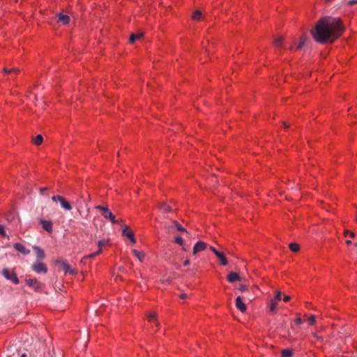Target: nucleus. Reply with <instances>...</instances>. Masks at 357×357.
Listing matches in <instances>:
<instances>
[{"label":"nucleus","instance_id":"nucleus-51","mask_svg":"<svg viewBox=\"0 0 357 357\" xmlns=\"http://www.w3.org/2000/svg\"><path fill=\"white\" fill-rule=\"evenodd\" d=\"M20 357H27V355L26 354H23L20 356Z\"/></svg>","mask_w":357,"mask_h":357},{"label":"nucleus","instance_id":"nucleus-40","mask_svg":"<svg viewBox=\"0 0 357 357\" xmlns=\"http://www.w3.org/2000/svg\"><path fill=\"white\" fill-rule=\"evenodd\" d=\"M209 249L215 254V255H216V253H218L219 251L217 250L213 246H210L209 247Z\"/></svg>","mask_w":357,"mask_h":357},{"label":"nucleus","instance_id":"nucleus-43","mask_svg":"<svg viewBox=\"0 0 357 357\" xmlns=\"http://www.w3.org/2000/svg\"><path fill=\"white\" fill-rule=\"evenodd\" d=\"M349 6H353L354 4H356L357 3V0H352V1H349Z\"/></svg>","mask_w":357,"mask_h":357},{"label":"nucleus","instance_id":"nucleus-28","mask_svg":"<svg viewBox=\"0 0 357 357\" xmlns=\"http://www.w3.org/2000/svg\"><path fill=\"white\" fill-rule=\"evenodd\" d=\"M100 252H101V250H100V249H99V250H98V251L95 252H93V253H91V254L89 255L85 256V257L83 258V259L94 258V257H96V256H98V255L100 253Z\"/></svg>","mask_w":357,"mask_h":357},{"label":"nucleus","instance_id":"nucleus-21","mask_svg":"<svg viewBox=\"0 0 357 357\" xmlns=\"http://www.w3.org/2000/svg\"><path fill=\"white\" fill-rule=\"evenodd\" d=\"M33 142L36 146L40 145L43 142V137L41 135H38L35 138L33 139Z\"/></svg>","mask_w":357,"mask_h":357},{"label":"nucleus","instance_id":"nucleus-11","mask_svg":"<svg viewBox=\"0 0 357 357\" xmlns=\"http://www.w3.org/2000/svg\"><path fill=\"white\" fill-rule=\"evenodd\" d=\"M56 264L61 268L66 273L73 272V270L70 269L69 264L65 261H56Z\"/></svg>","mask_w":357,"mask_h":357},{"label":"nucleus","instance_id":"nucleus-52","mask_svg":"<svg viewBox=\"0 0 357 357\" xmlns=\"http://www.w3.org/2000/svg\"><path fill=\"white\" fill-rule=\"evenodd\" d=\"M289 50H293V47H292V46H291V47H289Z\"/></svg>","mask_w":357,"mask_h":357},{"label":"nucleus","instance_id":"nucleus-53","mask_svg":"<svg viewBox=\"0 0 357 357\" xmlns=\"http://www.w3.org/2000/svg\"><path fill=\"white\" fill-rule=\"evenodd\" d=\"M183 250H184V251H185V250H186V249H185V247H183Z\"/></svg>","mask_w":357,"mask_h":357},{"label":"nucleus","instance_id":"nucleus-25","mask_svg":"<svg viewBox=\"0 0 357 357\" xmlns=\"http://www.w3.org/2000/svg\"><path fill=\"white\" fill-rule=\"evenodd\" d=\"M293 353L290 349H283L282 351V357H292Z\"/></svg>","mask_w":357,"mask_h":357},{"label":"nucleus","instance_id":"nucleus-6","mask_svg":"<svg viewBox=\"0 0 357 357\" xmlns=\"http://www.w3.org/2000/svg\"><path fill=\"white\" fill-rule=\"evenodd\" d=\"M56 17L57 19V22L63 25L68 24L70 20V17L68 15L63 14L61 13H57Z\"/></svg>","mask_w":357,"mask_h":357},{"label":"nucleus","instance_id":"nucleus-24","mask_svg":"<svg viewBox=\"0 0 357 357\" xmlns=\"http://www.w3.org/2000/svg\"><path fill=\"white\" fill-rule=\"evenodd\" d=\"M148 319L149 321H153L154 323H155V325H158L156 320V314L155 312H149L148 314Z\"/></svg>","mask_w":357,"mask_h":357},{"label":"nucleus","instance_id":"nucleus-27","mask_svg":"<svg viewBox=\"0 0 357 357\" xmlns=\"http://www.w3.org/2000/svg\"><path fill=\"white\" fill-rule=\"evenodd\" d=\"M159 207H160V208H161V209H162L164 211H166L167 212H172V208L169 205L166 204L165 203L160 204Z\"/></svg>","mask_w":357,"mask_h":357},{"label":"nucleus","instance_id":"nucleus-35","mask_svg":"<svg viewBox=\"0 0 357 357\" xmlns=\"http://www.w3.org/2000/svg\"><path fill=\"white\" fill-rule=\"evenodd\" d=\"M0 235L4 237L6 236L4 226L3 225H0Z\"/></svg>","mask_w":357,"mask_h":357},{"label":"nucleus","instance_id":"nucleus-12","mask_svg":"<svg viewBox=\"0 0 357 357\" xmlns=\"http://www.w3.org/2000/svg\"><path fill=\"white\" fill-rule=\"evenodd\" d=\"M14 248L17 250L18 252H21L22 254L24 255H27L30 253V250L25 248L22 244L16 243L14 244Z\"/></svg>","mask_w":357,"mask_h":357},{"label":"nucleus","instance_id":"nucleus-32","mask_svg":"<svg viewBox=\"0 0 357 357\" xmlns=\"http://www.w3.org/2000/svg\"><path fill=\"white\" fill-rule=\"evenodd\" d=\"M282 299V292L280 291H276V294L274 300L276 301H279Z\"/></svg>","mask_w":357,"mask_h":357},{"label":"nucleus","instance_id":"nucleus-30","mask_svg":"<svg viewBox=\"0 0 357 357\" xmlns=\"http://www.w3.org/2000/svg\"><path fill=\"white\" fill-rule=\"evenodd\" d=\"M202 17V13L199 10H196L192 15V18L195 20H199Z\"/></svg>","mask_w":357,"mask_h":357},{"label":"nucleus","instance_id":"nucleus-34","mask_svg":"<svg viewBox=\"0 0 357 357\" xmlns=\"http://www.w3.org/2000/svg\"><path fill=\"white\" fill-rule=\"evenodd\" d=\"M308 321H309V324H310V325H314V324H315V323H316L315 316L312 315V316L309 318Z\"/></svg>","mask_w":357,"mask_h":357},{"label":"nucleus","instance_id":"nucleus-26","mask_svg":"<svg viewBox=\"0 0 357 357\" xmlns=\"http://www.w3.org/2000/svg\"><path fill=\"white\" fill-rule=\"evenodd\" d=\"M292 252H298L299 250V245L296 243H291L289 245Z\"/></svg>","mask_w":357,"mask_h":357},{"label":"nucleus","instance_id":"nucleus-39","mask_svg":"<svg viewBox=\"0 0 357 357\" xmlns=\"http://www.w3.org/2000/svg\"><path fill=\"white\" fill-rule=\"evenodd\" d=\"M313 336L319 341H323V337L317 335L316 333H313Z\"/></svg>","mask_w":357,"mask_h":357},{"label":"nucleus","instance_id":"nucleus-13","mask_svg":"<svg viewBox=\"0 0 357 357\" xmlns=\"http://www.w3.org/2000/svg\"><path fill=\"white\" fill-rule=\"evenodd\" d=\"M227 279L229 282L234 283L236 281H240L241 277L237 273L231 272L228 274Z\"/></svg>","mask_w":357,"mask_h":357},{"label":"nucleus","instance_id":"nucleus-14","mask_svg":"<svg viewBox=\"0 0 357 357\" xmlns=\"http://www.w3.org/2000/svg\"><path fill=\"white\" fill-rule=\"evenodd\" d=\"M128 227L126 225L122 231L123 235L127 236L128 238L130 239V241L133 243H135L136 242V240L134 237V233L132 231H128Z\"/></svg>","mask_w":357,"mask_h":357},{"label":"nucleus","instance_id":"nucleus-22","mask_svg":"<svg viewBox=\"0 0 357 357\" xmlns=\"http://www.w3.org/2000/svg\"><path fill=\"white\" fill-rule=\"evenodd\" d=\"M283 42H284V37L283 36H280L277 38H275L273 40V44L277 46V47H280V46H282V44H283Z\"/></svg>","mask_w":357,"mask_h":357},{"label":"nucleus","instance_id":"nucleus-37","mask_svg":"<svg viewBox=\"0 0 357 357\" xmlns=\"http://www.w3.org/2000/svg\"><path fill=\"white\" fill-rule=\"evenodd\" d=\"M61 198H62V197H61V196H59V195H57V196H53V197H52V201H53V202H57V201H59H59L61 200Z\"/></svg>","mask_w":357,"mask_h":357},{"label":"nucleus","instance_id":"nucleus-2","mask_svg":"<svg viewBox=\"0 0 357 357\" xmlns=\"http://www.w3.org/2000/svg\"><path fill=\"white\" fill-rule=\"evenodd\" d=\"M96 208L101 211L102 215L105 219L109 220L112 223L114 224L119 223V221L115 219V216L107 207L98 205L96 206Z\"/></svg>","mask_w":357,"mask_h":357},{"label":"nucleus","instance_id":"nucleus-20","mask_svg":"<svg viewBox=\"0 0 357 357\" xmlns=\"http://www.w3.org/2000/svg\"><path fill=\"white\" fill-rule=\"evenodd\" d=\"M307 36L306 35H303L301 37V39H300V43H298V45H297V49L298 50H300L301 49L304 44L305 43V42L307 41Z\"/></svg>","mask_w":357,"mask_h":357},{"label":"nucleus","instance_id":"nucleus-42","mask_svg":"<svg viewBox=\"0 0 357 357\" xmlns=\"http://www.w3.org/2000/svg\"><path fill=\"white\" fill-rule=\"evenodd\" d=\"M290 299H291V298L289 296H284V298H283V301L284 302H288V301H290Z\"/></svg>","mask_w":357,"mask_h":357},{"label":"nucleus","instance_id":"nucleus-23","mask_svg":"<svg viewBox=\"0 0 357 357\" xmlns=\"http://www.w3.org/2000/svg\"><path fill=\"white\" fill-rule=\"evenodd\" d=\"M277 306H278V301H275L274 299H272L269 303L270 311L272 312H274Z\"/></svg>","mask_w":357,"mask_h":357},{"label":"nucleus","instance_id":"nucleus-54","mask_svg":"<svg viewBox=\"0 0 357 357\" xmlns=\"http://www.w3.org/2000/svg\"><path fill=\"white\" fill-rule=\"evenodd\" d=\"M355 246H356V247H357V243H355Z\"/></svg>","mask_w":357,"mask_h":357},{"label":"nucleus","instance_id":"nucleus-47","mask_svg":"<svg viewBox=\"0 0 357 357\" xmlns=\"http://www.w3.org/2000/svg\"><path fill=\"white\" fill-rule=\"evenodd\" d=\"M47 190V188H41L40 189V193L43 195V192H45Z\"/></svg>","mask_w":357,"mask_h":357},{"label":"nucleus","instance_id":"nucleus-18","mask_svg":"<svg viewBox=\"0 0 357 357\" xmlns=\"http://www.w3.org/2000/svg\"><path fill=\"white\" fill-rule=\"evenodd\" d=\"M143 33H138L136 34H132L130 37V43H133L136 40L140 39L143 37Z\"/></svg>","mask_w":357,"mask_h":357},{"label":"nucleus","instance_id":"nucleus-31","mask_svg":"<svg viewBox=\"0 0 357 357\" xmlns=\"http://www.w3.org/2000/svg\"><path fill=\"white\" fill-rule=\"evenodd\" d=\"M174 242L180 245H183V239L181 236H176Z\"/></svg>","mask_w":357,"mask_h":357},{"label":"nucleus","instance_id":"nucleus-19","mask_svg":"<svg viewBox=\"0 0 357 357\" xmlns=\"http://www.w3.org/2000/svg\"><path fill=\"white\" fill-rule=\"evenodd\" d=\"M132 253L136 257H137V259L140 261H142L143 259H144V252H139L137 251V250H132Z\"/></svg>","mask_w":357,"mask_h":357},{"label":"nucleus","instance_id":"nucleus-9","mask_svg":"<svg viewBox=\"0 0 357 357\" xmlns=\"http://www.w3.org/2000/svg\"><path fill=\"white\" fill-rule=\"evenodd\" d=\"M26 283L29 287H33L35 291H39L41 288V283L36 279H27Z\"/></svg>","mask_w":357,"mask_h":357},{"label":"nucleus","instance_id":"nucleus-4","mask_svg":"<svg viewBox=\"0 0 357 357\" xmlns=\"http://www.w3.org/2000/svg\"><path fill=\"white\" fill-rule=\"evenodd\" d=\"M31 268L37 273H47V272L46 266L42 261H35L32 264Z\"/></svg>","mask_w":357,"mask_h":357},{"label":"nucleus","instance_id":"nucleus-17","mask_svg":"<svg viewBox=\"0 0 357 357\" xmlns=\"http://www.w3.org/2000/svg\"><path fill=\"white\" fill-rule=\"evenodd\" d=\"M61 206L66 211H70L72 209V206L69 202L65 199L63 197L59 201Z\"/></svg>","mask_w":357,"mask_h":357},{"label":"nucleus","instance_id":"nucleus-5","mask_svg":"<svg viewBox=\"0 0 357 357\" xmlns=\"http://www.w3.org/2000/svg\"><path fill=\"white\" fill-rule=\"evenodd\" d=\"M207 248V244L204 241H198L193 247L192 254L196 255L197 252L204 251Z\"/></svg>","mask_w":357,"mask_h":357},{"label":"nucleus","instance_id":"nucleus-44","mask_svg":"<svg viewBox=\"0 0 357 357\" xmlns=\"http://www.w3.org/2000/svg\"><path fill=\"white\" fill-rule=\"evenodd\" d=\"M13 72H15V73H19L20 72V69L19 68H11L10 69V73H13Z\"/></svg>","mask_w":357,"mask_h":357},{"label":"nucleus","instance_id":"nucleus-36","mask_svg":"<svg viewBox=\"0 0 357 357\" xmlns=\"http://www.w3.org/2000/svg\"><path fill=\"white\" fill-rule=\"evenodd\" d=\"M248 289V287L245 284H241L238 287V290L241 292L245 291Z\"/></svg>","mask_w":357,"mask_h":357},{"label":"nucleus","instance_id":"nucleus-41","mask_svg":"<svg viewBox=\"0 0 357 357\" xmlns=\"http://www.w3.org/2000/svg\"><path fill=\"white\" fill-rule=\"evenodd\" d=\"M295 321H296V323L297 324H303V320L302 319L299 318V317H298V318H297V319L295 320Z\"/></svg>","mask_w":357,"mask_h":357},{"label":"nucleus","instance_id":"nucleus-50","mask_svg":"<svg viewBox=\"0 0 357 357\" xmlns=\"http://www.w3.org/2000/svg\"><path fill=\"white\" fill-rule=\"evenodd\" d=\"M346 243L347 245H351V241L350 240H347V241H346Z\"/></svg>","mask_w":357,"mask_h":357},{"label":"nucleus","instance_id":"nucleus-49","mask_svg":"<svg viewBox=\"0 0 357 357\" xmlns=\"http://www.w3.org/2000/svg\"><path fill=\"white\" fill-rule=\"evenodd\" d=\"M283 124L286 128L289 127V125L287 124L285 122H283Z\"/></svg>","mask_w":357,"mask_h":357},{"label":"nucleus","instance_id":"nucleus-38","mask_svg":"<svg viewBox=\"0 0 357 357\" xmlns=\"http://www.w3.org/2000/svg\"><path fill=\"white\" fill-rule=\"evenodd\" d=\"M106 241L105 240H101L98 242V247L99 249L101 250L102 246L105 245L106 244Z\"/></svg>","mask_w":357,"mask_h":357},{"label":"nucleus","instance_id":"nucleus-29","mask_svg":"<svg viewBox=\"0 0 357 357\" xmlns=\"http://www.w3.org/2000/svg\"><path fill=\"white\" fill-rule=\"evenodd\" d=\"M82 197H79V199H77L75 202H73V203L76 204L77 210L79 211L80 208L82 207Z\"/></svg>","mask_w":357,"mask_h":357},{"label":"nucleus","instance_id":"nucleus-10","mask_svg":"<svg viewBox=\"0 0 357 357\" xmlns=\"http://www.w3.org/2000/svg\"><path fill=\"white\" fill-rule=\"evenodd\" d=\"M236 307L241 312H245L246 311V305L243 302V298L240 296H237V298H236Z\"/></svg>","mask_w":357,"mask_h":357},{"label":"nucleus","instance_id":"nucleus-48","mask_svg":"<svg viewBox=\"0 0 357 357\" xmlns=\"http://www.w3.org/2000/svg\"><path fill=\"white\" fill-rule=\"evenodd\" d=\"M3 71L4 73H10V69H8V68H4L3 69Z\"/></svg>","mask_w":357,"mask_h":357},{"label":"nucleus","instance_id":"nucleus-1","mask_svg":"<svg viewBox=\"0 0 357 357\" xmlns=\"http://www.w3.org/2000/svg\"><path fill=\"white\" fill-rule=\"evenodd\" d=\"M344 27L339 18L326 16L317 21L311 33L314 40L321 44L333 43L340 36Z\"/></svg>","mask_w":357,"mask_h":357},{"label":"nucleus","instance_id":"nucleus-3","mask_svg":"<svg viewBox=\"0 0 357 357\" xmlns=\"http://www.w3.org/2000/svg\"><path fill=\"white\" fill-rule=\"evenodd\" d=\"M2 275L5 278H6L8 280L12 281L14 284H18L19 283V279L17 277L16 273L14 271L9 269L8 268H4L2 270Z\"/></svg>","mask_w":357,"mask_h":357},{"label":"nucleus","instance_id":"nucleus-46","mask_svg":"<svg viewBox=\"0 0 357 357\" xmlns=\"http://www.w3.org/2000/svg\"><path fill=\"white\" fill-rule=\"evenodd\" d=\"M180 298H181V299H185V298H187V294H181L180 295Z\"/></svg>","mask_w":357,"mask_h":357},{"label":"nucleus","instance_id":"nucleus-33","mask_svg":"<svg viewBox=\"0 0 357 357\" xmlns=\"http://www.w3.org/2000/svg\"><path fill=\"white\" fill-rule=\"evenodd\" d=\"M344 235L347 236V235L349 236L351 238H354L355 234L352 231H350L349 230H345L344 231Z\"/></svg>","mask_w":357,"mask_h":357},{"label":"nucleus","instance_id":"nucleus-8","mask_svg":"<svg viewBox=\"0 0 357 357\" xmlns=\"http://www.w3.org/2000/svg\"><path fill=\"white\" fill-rule=\"evenodd\" d=\"M33 250L36 252V261H42L45 257V252L38 246H33Z\"/></svg>","mask_w":357,"mask_h":357},{"label":"nucleus","instance_id":"nucleus-15","mask_svg":"<svg viewBox=\"0 0 357 357\" xmlns=\"http://www.w3.org/2000/svg\"><path fill=\"white\" fill-rule=\"evenodd\" d=\"M40 224L43 228L49 233L52 231V223L50 221L45 220H40Z\"/></svg>","mask_w":357,"mask_h":357},{"label":"nucleus","instance_id":"nucleus-16","mask_svg":"<svg viewBox=\"0 0 357 357\" xmlns=\"http://www.w3.org/2000/svg\"><path fill=\"white\" fill-rule=\"evenodd\" d=\"M215 256L220 260L221 265L226 266L228 264L227 259L223 252H218L216 253Z\"/></svg>","mask_w":357,"mask_h":357},{"label":"nucleus","instance_id":"nucleus-7","mask_svg":"<svg viewBox=\"0 0 357 357\" xmlns=\"http://www.w3.org/2000/svg\"><path fill=\"white\" fill-rule=\"evenodd\" d=\"M169 229H176L177 231L185 233L186 235H190L189 232L177 221L172 220L171 225L169 227Z\"/></svg>","mask_w":357,"mask_h":357},{"label":"nucleus","instance_id":"nucleus-45","mask_svg":"<svg viewBox=\"0 0 357 357\" xmlns=\"http://www.w3.org/2000/svg\"><path fill=\"white\" fill-rule=\"evenodd\" d=\"M190 264V260H189V259H186V260L184 261L183 265H184L185 266H188Z\"/></svg>","mask_w":357,"mask_h":357}]
</instances>
